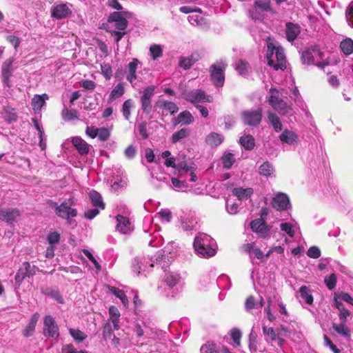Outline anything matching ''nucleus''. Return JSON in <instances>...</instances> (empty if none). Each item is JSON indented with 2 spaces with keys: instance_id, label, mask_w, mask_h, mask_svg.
I'll use <instances>...</instances> for the list:
<instances>
[{
  "instance_id": "1",
  "label": "nucleus",
  "mask_w": 353,
  "mask_h": 353,
  "mask_svg": "<svg viewBox=\"0 0 353 353\" xmlns=\"http://www.w3.org/2000/svg\"><path fill=\"white\" fill-rule=\"evenodd\" d=\"M266 59L268 65L273 67L275 70H283L286 68L284 50L270 37L267 38Z\"/></svg>"
},
{
  "instance_id": "2",
  "label": "nucleus",
  "mask_w": 353,
  "mask_h": 353,
  "mask_svg": "<svg viewBox=\"0 0 353 353\" xmlns=\"http://www.w3.org/2000/svg\"><path fill=\"white\" fill-rule=\"evenodd\" d=\"M301 61L303 64L314 65L323 70L331 64L330 58H325V54L316 46L304 50L301 54Z\"/></svg>"
},
{
  "instance_id": "3",
  "label": "nucleus",
  "mask_w": 353,
  "mask_h": 353,
  "mask_svg": "<svg viewBox=\"0 0 353 353\" xmlns=\"http://www.w3.org/2000/svg\"><path fill=\"white\" fill-rule=\"evenodd\" d=\"M194 248L199 255L209 258L216 254V243L209 235L201 233L194 239Z\"/></svg>"
},
{
  "instance_id": "4",
  "label": "nucleus",
  "mask_w": 353,
  "mask_h": 353,
  "mask_svg": "<svg viewBox=\"0 0 353 353\" xmlns=\"http://www.w3.org/2000/svg\"><path fill=\"white\" fill-rule=\"evenodd\" d=\"M196 169V167L193 162L177 159L176 171L179 179H182L185 181L195 182L197 180V176L195 174Z\"/></svg>"
},
{
  "instance_id": "5",
  "label": "nucleus",
  "mask_w": 353,
  "mask_h": 353,
  "mask_svg": "<svg viewBox=\"0 0 353 353\" xmlns=\"http://www.w3.org/2000/svg\"><path fill=\"white\" fill-rule=\"evenodd\" d=\"M164 251H159L155 255V261L152 259L146 258H136L133 263V271L137 272V274H140L141 272H144L148 271L150 268L154 266V263L157 265L162 261L165 255L163 254Z\"/></svg>"
},
{
  "instance_id": "6",
  "label": "nucleus",
  "mask_w": 353,
  "mask_h": 353,
  "mask_svg": "<svg viewBox=\"0 0 353 353\" xmlns=\"http://www.w3.org/2000/svg\"><path fill=\"white\" fill-rule=\"evenodd\" d=\"M226 66L227 64L221 60L212 64L210 68V80L216 88H221L224 84V71Z\"/></svg>"
},
{
  "instance_id": "7",
  "label": "nucleus",
  "mask_w": 353,
  "mask_h": 353,
  "mask_svg": "<svg viewBox=\"0 0 353 353\" xmlns=\"http://www.w3.org/2000/svg\"><path fill=\"white\" fill-rule=\"evenodd\" d=\"M269 104L281 114H288L291 108L281 99V92L276 89L270 90Z\"/></svg>"
},
{
  "instance_id": "8",
  "label": "nucleus",
  "mask_w": 353,
  "mask_h": 353,
  "mask_svg": "<svg viewBox=\"0 0 353 353\" xmlns=\"http://www.w3.org/2000/svg\"><path fill=\"white\" fill-rule=\"evenodd\" d=\"M132 14L128 11L123 10L113 12L108 17V21L119 30H125L128 26V19L131 18Z\"/></svg>"
},
{
  "instance_id": "9",
  "label": "nucleus",
  "mask_w": 353,
  "mask_h": 353,
  "mask_svg": "<svg viewBox=\"0 0 353 353\" xmlns=\"http://www.w3.org/2000/svg\"><path fill=\"white\" fill-rule=\"evenodd\" d=\"M183 97L188 101L194 104L199 103H211L213 101V97L208 95L202 90H193L184 91L182 93Z\"/></svg>"
},
{
  "instance_id": "10",
  "label": "nucleus",
  "mask_w": 353,
  "mask_h": 353,
  "mask_svg": "<svg viewBox=\"0 0 353 353\" xmlns=\"http://www.w3.org/2000/svg\"><path fill=\"white\" fill-rule=\"evenodd\" d=\"M272 12L270 0H256L254 8L249 11L250 17L254 21L263 19L262 12Z\"/></svg>"
},
{
  "instance_id": "11",
  "label": "nucleus",
  "mask_w": 353,
  "mask_h": 353,
  "mask_svg": "<svg viewBox=\"0 0 353 353\" xmlns=\"http://www.w3.org/2000/svg\"><path fill=\"white\" fill-rule=\"evenodd\" d=\"M74 204V200L73 198H70L67 201H64L61 203L57 210H56V214L62 219L69 220L70 218L75 217L77 215V212L75 209L72 208L71 205Z\"/></svg>"
},
{
  "instance_id": "12",
  "label": "nucleus",
  "mask_w": 353,
  "mask_h": 353,
  "mask_svg": "<svg viewBox=\"0 0 353 353\" xmlns=\"http://www.w3.org/2000/svg\"><path fill=\"white\" fill-rule=\"evenodd\" d=\"M241 118L245 125L256 126L259 125L262 118V110L258 108L256 110H245L242 112Z\"/></svg>"
},
{
  "instance_id": "13",
  "label": "nucleus",
  "mask_w": 353,
  "mask_h": 353,
  "mask_svg": "<svg viewBox=\"0 0 353 353\" xmlns=\"http://www.w3.org/2000/svg\"><path fill=\"white\" fill-rule=\"evenodd\" d=\"M155 87L150 85L145 88L141 92V104L144 112L149 113L152 110L151 98L154 94Z\"/></svg>"
},
{
  "instance_id": "14",
  "label": "nucleus",
  "mask_w": 353,
  "mask_h": 353,
  "mask_svg": "<svg viewBox=\"0 0 353 353\" xmlns=\"http://www.w3.org/2000/svg\"><path fill=\"white\" fill-rule=\"evenodd\" d=\"M13 58L6 59L1 67V80L4 86L10 88L11 86L10 78L13 73Z\"/></svg>"
},
{
  "instance_id": "15",
  "label": "nucleus",
  "mask_w": 353,
  "mask_h": 353,
  "mask_svg": "<svg viewBox=\"0 0 353 353\" xmlns=\"http://www.w3.org/2000/svg\"><path fill=\"white\" fill-rule=\"evenodd\" d=\"M43 324V334L45 336L52 338H57L59 336V327L52 316H46Z\"/></svg>"
},
{
  "instance_id": "16",
  "label": "nucleus",
  "mask_w": 353,
  "mask_h": 353,
  "mask_svg": "<svg viewBox=\"0 0 353 353\" xmlns=\"http://www.w3.org/2000/svg\"><path fill=\"white\" fill-rule=\"evenodd\" d=\"M20 216V212L17 208H0V220L9 224L17 221Z\"/></svg>"
},
{
  "instance_id": "17",
  "label": "nucleus",
  "mask_w": 353,
  "mask_h": 353,
  "mask_svg": "<svg viewBox=\"0 0 353 353\" xmlns=\"http://www.w3.org/2000/svg\"><path fill=\"white\" fill-rule=\"evenodd\" d=\"M250 226L252 230L261 237H266L269 235L270 228L267 226L265 221L262 219L254 220L252 221Z\"/></svg>"
},
{
  "instance_id": "18",
  "label": "nucleus",
  "mask_w": 353,
  "mask_h": 353,
  "mask_svg": "<svg viewBox=\"0 0 353 353\" xmlns=\"http://www.w3.org/2000/svg\"><path fill=\"white\" fill-rule=\"evenodd\" d=\"M71 142L81 156L87 155L92 148V145L80 137H72Z\"/></svg>"
},
{
  "instance_id": "19",
  "label": "nucleus",
  "mask_w": 353,
  "mask_h": 353,
  "mask_svg": "<svg viewBox=\"0 0 353 353\" xmlns=\"http://www.w3.org/2000/svg\"><path fill=\"white\" fill-rule=\"evenodd\" d=\"M116 219L117 222L116 229L120 233L128 234L133 230V226L128 218L121 215H117Z\"/></svg>"
},
{
  "instance_id": "20",
  "label": "nucleus",
  "mask_w": 353,
  "mask_h": 353,
  "mask_svg": "<svg viewBox=\"0 0 353 353\" xmlns=\"http://www.w3.org/2000/svg\"><path fill=\"white\" fill-rule=\"evenodd\" d=\"M272 205L277 210H284L290 205V199L285 194L280 192L273 198Z\"/></svg>"
},
{
  "instance_id": "21",
  "label": "nucleus",
  "mask_w": 353,
  "mask_h": 353,
  "mask_svg": "<svg viewBox=\"0 0 353 353\" xmlns=\"http://www.w3.org/2000/svg\"><path fill=\"white\" fill-rule=\"evenodd\" d=\"M140 61L134 58L128 64L126 67V79L132 84L134 81L137 79V70L138 68L139 65H140Z\"/></svg>"
},
{
  "instance_id": "22",
  "label": "nucleus",
  "mask_w": 353,
  "mask_h": 353,
  "mask_svg": "<svg viewBox=\"0 0 353 353\" xmlns=\"http://www.w3.org/2000/svg\"><path fill=\"white\" fill-rule=\"evenodd\" d=\"M279 139L283 143H287L289 145H296L299 141L298 134L292 130H284L279 135Z\"/></svg>"
},
{
  "instance_id": "23",
  "label": "nucleus",
  "mask_w": 353,
  "mask_h": 353,
  "mask_svg": "<svg viewBox=\"0 0 353 353\" xmlns=\"http://www.w3.org/2000/svg\"><path fill=\"white\" fill-rule=\"evenodd\" d=\"M70 13V10L66 4H59L54 6L51 12L52 17L57 19L65 18Z\"/></svg>"
},
{
  "instance_id": "24",
  "label": "nucleus",
  "mask_w": 353,
  "mask_h": 353,
  "mask_svg": "<svg viewBox=\"0 0 353 353\" xmlns=\"http://www.w3.org/2000/svg\"><path fill=\"white\" fill-rule=\"evenodd\" d=\"M300 32V27L298 25L290 22L285 24V33L288 41H293L295 40Z\"/></svg>"
},
{
  "instance_id": "25",
  "label": "nucleus",
  "mask_w": 353,
  "mask_h": 353,
  "mask_svg": "<svg viewBox=\"0 0 353 353\" xmlns=\"http://www.w3.org/2000/svg\"><path fill=\"white\" fill-rule=\"evenodd\" d=\"M39 319V314L36 312L30 318L28 323L23 330V335L25 337H29L32 336L35 330L36 325Z\"/></svg>"
},
{
  "instance_id": "26",
  "label": "nucleus",
  "mask_w": 353,
  "mask_h": 353,
  "mask_svg": "<svg viewBox=\"0 0 353 353\" xmlns=\"http://www.w3.org/2000/svg\"><path fill=\"white\" fill-rule=\"evenodd\" d=\"M165 272V273L163 278V282L169 288L174 287L181 280L180 275L174 272Z\"/></svg>"
},
{
  "instance_id": "27",
  "label": "nucleus",
  "mask_w": 353,
  "mask_h": 353,
  "mask_svg": "<svg viewBox=\"0 0 353 353\" xmlns=\"http://www.w3.org/2000/svg\"><path fill=\"white\" fill-rule=\"evenodd\" d=\"M194 121V119L192 114L188 111L185 110L181 112L176 119L174 122V125H176L179 123H181L182 125H190Z\"/></svg>"
},
{
  "instance_id": "28",
  "label": "nucleus",
  "mask_w": 353,
  "mask_h": 353,
  "mask_svg": "<svg viewBox=\"0 0 353 353\" xmlns=\"http://www.w3.org/2000/svg\"><path fill=\"white\" fill-rule=\"evenodd\" d=\"M232 193L240 201L247 200L253 194V189L250 188L245 189L242 188H235L232 190Z\"/></svg>"
},
{
  "instance_id": "29",
  "label": "nucleus",
  "mask_w": 353,
  "mask_h": 353,
  "mask_svg": "<svg viewBox=\"0 0 353 353\" xmlns=\"http://www.w3.org/2000/svg\"><path fill=\"white\" fill-rule=\"evenodd\" d=\"M157 105L168 112L171 114H174L179 110L177 105L172 101H168L164 99H160L157 102Z\"/></svg>"
},
{
  "instance_id": "30",
  "label": "nucleus",
  "mask_w": 353,
  "mask_h": 353,
  "mask_svg": "<svg viewBox=\"0 0 353 353\" xmlns=\"http://www.w3.org/2000/svg\"><path fill=\"white\" fill-rule=\"evenodd\" d=\"M299 297L301 302L311 305L313 303V296L306 286H301L299 291Z\"/></svg>"
},
{
  "instance_id": "31",
  "label": "nucleus",
  "mask_w": 353,
  "mask_h": 353,
  "mask_svg": "<svg viewBox=\"0 0 353 353\" xmlns=\"http://www.w3.org/2000/svg\"><path fill=\"white\" fill-rule=\"evenodd\" d=\"M281 230L285 232L290 237H294L296 232L299 230V227L296 223L285 222L282 223L280 225Z\"/></svg>"
},
{
  "instance_id": "32",
  "label": "nucleus",
  "mask_w": 353,
  "mask_h": 353,
  "mask_svg": "<svg viewBox=\"0 0 353 353\" xmlns=\"http://www.w3.org/2000/svg\"><path fill=\"white\" fill-rule=\"evenodd\" d=\"M89 196L92 205L101 210L105 208V203L103 201L101 194L95 190H92L89 193Z\"/></svg>"
},
{
  "instance_id": "33",
  "label": "nucleus",
  "mask_w": 353,
  "mask_h": 353,
  "mask_svg": "<svg viewBox=\"0 0 353 353\" xmlns=\"http://www.w3.org/2000/svg\"><path fill=\"white\" fill-rule=\"evenodd\" d=\"M48 99V97L46 94H43L42 95H35L32 100V105L33 110L34 111L40 110L41 108L45 105L46 100Z\"/></svg>"
},
{
  "instance_id": "34",
  "label": "nucleus",
  "mask_w": 353,
  "mask_h": 353,
  "mask_svg": "<svg viewBox=\"0 0 353 353\" xmlns=\"http://www.w3.org/2000/svg\"><path fill=\"white\" fill-rule=\"evenodd\" d=\"M61 117L65 121H70L79 118V112L74 109H68L65 106L61 111Z\"/></svg>"
},
{
  "instance_id": "35",
  "label": "nucleus",
  "mask_w": 353,
  "mask_h": 353,
  "mask_svg": "<svg viewBox=\"0 0 353 353\" xmlns=\"http://www.w3.org/2000/svg\"><path fill=\"white\" fill-rule=\"evenodd\" d=\"M223 137L221 134L216 132H211L207 136L205 141L209 145L216 147L220 145L223 142Z\"/></svg>"
},
{
  "instance_id": "36",
  "label": "nucleus",
  "mask_w": 353,
  "mask_h": 353,
  "mask_svg": "<svg viewBox=\"0 0 353 353\" xmlns=\"http://www.w3.org/2000/svg\"><path fill=\"white\" fill-rule=\"evenodd\" d=\"M259 172L261 175L264 176H273L275 170L273 165L268 161L264 162L259 167Z\"/></svg>"
},
{
  "instance_id": "37",
  "label": "nucleus",
  "mask_w": 353,
  "mask_h": 353,
  "mask_svg": "<svg viewBox=\"0 0 353 353\" xmlns=\"http://www.w3.org/2000/svg\"><path fill=\"white\" fill-rule=\"evenodd\" d=\"M268 120L276 132L282 130L283 125L279 117L273 112H268Z\"/></svg>"
},
{
  "instance_id": "38",
  "label": "nucleus",
  "mask_w": 353,
  "mask_h": 353,
  "mask_svg": "<svg viewBox=\"0 0 353 353\" xmlns=\"http://www.w3.org/2000/svg\"><path fill=\"white\" fill-rule=\"evenodd\" d=\"M171 182L173 189L177 191H186L188 188L187 181L179 179L178 176L177 178H172Z\"/></svg>"
},
{
  "instance_id": "39",
  "label": "nucleus",
  "mask_w": 353,
  "mask_h": 353,
  "mask_svg": "<svg viewBox=\"0 0 353 353\" xmlns=\"http://www.w3.org/2000/svg\"><path fill=\"white\" fill-rule=\"evenodd\" d=\"M263 333L265 336V341L268 342L276 341L279 334H276L273 327H269L265 325L263 326Z\"/></svg>"
},
{
  "instance_id": "40",
  "label": "nucleus",
  "mask_w": 353,
  "mask_h": 353,
  "mask_svg": "<svg viewBox=\"0 0 353 353\" xmlns=\"http://www.w3.org/2000/svg\"><path fill=\"white\" fill-rule=\"evenodd\" d=\"M196 223V219L193 217L185 216L181 219L182 228L185 231H190L194 229Z\"/></svg>"
},
{
  "instance_id": "41",
  "label": "nucleus",
  "mask_w": 353,
  "mask_h": 353,
  "mask_svg": "<svg viewBox=\"0 0 353 353\" xmlns=\"http://www.w3.org/2000/svg\"><path fill=\"white\" fill-rule=\"evenodd\" d=\"M332 327L340 335L345 338L350 337V331L346 326L345 323L341 322L340 324L333 323Z\"/></svg>"
},
{
  "instance_id": "42",
  "label": "nucleus",
  "mask_w": 353,
  "mask_h": 353,
  "mask_svg": "<svg viewBox=\"0 0 353 353\" xmlns=\"http://www.w3.org/2000/svg\"><path fill=\"white\" fill-rule=\"evenodd\" d=\"M109 290L112 294L121 300L125 307L128 305V299L123 290L115 287H109Z\"/></svg>"
},
{
  "instance_id": "43",
  "label": "nucleus",
  "mask_w": 353,
  "mask_h": 353,
  "mask_svg": "<svg viewBox=\"0 0 353 353\" xmlns=\"http://www.w3.org/2000/svg\"><path fill=\"white\" fill-rule=\"evenodd\" d=\"M125 92V88L122 83H118L111 91L109 101H112L121 97Z\"/></svg>"
},
{
  "instance_id": "44",
  "label": "nucleus",
  "mask_w": 353,
  "mask_h": 353,
  "mask_svg": "<svg viewBox=\"0 0 353 353\" xmlns=\"http://www.w3.org/2000/svg\"><path fill=\"white\" fill-rule=\"evenodd\" d=\"M201 353H221V349H219L214 342L208 341L203 344L200 349Z\"/></svg>"
},
{
  "instance_id": "45",
  "label": "nucleus",
  "mask_w": 353,
  "mask_h": 353,
  "mask_svg": "<svg viewBox=\"0 0 353 353\" xmlns=\"http://www.w3.org/2000/svg\"><path fill=\"white\" fill-rule=\"evenodd\" d=\"M340 48L345 54H351L353 52V41L349 38L344 39L341 42Z\"/></svg>"
},
{
  "instance_id": "46",
  "label": "nucleus",
  "mask_w": 353,
  "mask_h": 353,
  "mask_svg": "<svg viewBox=\"0 0 353 353\" xmlns=\"http://www.w3.org/2000/svg\"><path fill=\"white\" fill-rule=\"evenodd\" d=\"M239 141L245 150H250L254 147V139L251 135H245L241 137Z\"/></svg>"
},
{
  "instance_id": "47",
  "label": "nucleus",
  "mask_w": 353,
  "mask_h": 353,
  "mask_svg": "<svg viewBox=\"0 0 353 353\" xmlns=\"http://www.w3.org/2000/svg\"><path fill=\"white\" fill-rule=\"evenodd\" d=\"M3 117L8 122L15 121L17 116L14 108L10 106H5L3 112Z\"/></svg>"
},
{
  "instance_id": "48",
  "label": "nucleus",
  "mask_w": 353,
  "mask_h": 353,
  "mask_svg": "<svg viewBox=\"0 0 353 353\" xmlns=\"http://www.w3.org/2000/svg\"><path fill=\"white\" fill-rule=\"evenodd\" d=\"M69 333L77 343L82 342L87 338V334L78 329L70 328Z\"/></svg>"
},
{
  "instance_id": "49",
  "label": "nucleus",
  "mask_w": 353,
  "mask_h": 353,
  "mask_svg": "<svg viewBox=\"0 0 353 353\" xmlns=\"http://www.w3.org/2000/svg\"><path fill=\"white\" fill-rule=\"evenodd\" d=\"M245 250L249 252L251 255H254V257L257 258L258 259H262L264 256L261 250L255 247L252 243H248L245 245Z\"/></svg>"
},
{
  "instance_id": "50",
  "label": "nucleus",
  "mask_w": 353,
  "mask_h": 353,
  "mask_svg": "<svg viewBox=\"0 0 353 353\" xmlns=\"http://www.w3.org/2000/svg\"><path fill=\"white\" fill-rule=\"evenodd\" d=\"M134 107V102L132 99H128L124 101L122 106V113L126 120L130 119L132 108Z\"/></svg>"
},
{
  "instance_id": "51",
  "label": "nucleus",
  "mask_w": 353,
  "mask_h": 353,
  "mask_svg": "<svg viewBox=\"0 0 353 353\" xmlns=\"http://www.w3.org/2000/svg\"><path fill=\"white\" fill-rule=\"evenodd\" d=\"M221 159L223 164V167L226 169L230 168L233 163L235 162V158L234 155L230 152H225L223 155Z\"/></svg>"
},
{
  "instance_id": "52",
  "label": "nucleus",
  "mask_w": 353,
  "mask_h": 353,
  "mask_svg": "<svg viewBox=\"0 0 353 353\" xmlns=\"http://www.w3.org/2000/svg\"><path fill=\"white\" fill-rule=\"evenodd\" d=\"M150 54L153 60H156L163 55V49L161 46L153 44L150 48Z\"/></svg>"
},
{
  "instance_id": "53",
  "label": "nucleus",
  "mask_w": 353,
  "mask_h": 353,
  "mask_svg": "<svg viewBox=\"0 0 353 353\" xmlns=\"http://www.w3.org/2000/svg\"><path fill=\"white\" fill-rule=\"evenodd\" d=\"M190 134V131L187 128H183L178 132L174 133L172 136V141L173 143H176L181 139L187 137Z\"/></svg>"
},
{
  "instance_id": "54",
  "label": "nucleus",
  "mask_w": 353,
  "mask_h": 353,
  "mask_svg": "<svg viewBox=\"0 0 353 353\" xmlns=\"http://www.w3.org/2000/svg\"><path fill=\"white\" fill-rule=\"evenodd\" d=\"M45 294L57 301L59 303H63V299L58 290L54 289H47Z\"/></svg>"
},
{
  "instance_id": "55",
  "label": "nucleus",
  "mask_w": 353,
  "mask_h": 353,
  "mask_svg": "<svg viewBox=\"0 0 353 353\" xmlns=\"http://www.w3.org/2000/svg\"><path fill=\"white\" fill-rule=\"evenodd\" d=\"M236 70L242 76H245L248 74L249 65L248 63L240 60L237 62Z\"/></svg>"
},
{
  "instance_id": "56",
  "label": "nucleus",
  "mask_w": 353,
  "mask_h": 353,
  "mask_svg": "<svg viewBox=\"0 0 353 353\" xmlns=\"http://www.w3.org/2000/svg\"><path fill=\"white\" fill-rule=\"evenodd\" d=\"M226 210L230 214H236L239 210V204L230 199L226 201Z\"/></svg>"
},
{
  "instance_id": "57",
  "label": "nucleus",
  "mask_w": 353,
  "mask_h": 353,
  "mask_svg": "<svg viewBox=\"0 0 353 353\" xmlns=\"http://www.w3.org/2000/svg\"><path fill=\"white\" fill-rule=\"evenodd\" d=\"M230 336L236 346L241 345V332L237 328H233L230 331Z\"/></svg>"
},
{
  "instance_id": "58",
  "label": "nucleus",
  "mask_w": 353,
  "mask_h": 353,
  "mask_svg": "<svg viewBox=\"0 0 353 353\" xmlns=\"http://www.w3.org/2000/svg\"><path fill=\"white\" fill-rule=\"evenodd\" d=\"M102 74L106 79H110L112 75V67L109 63H103L101 65Z\"/></svg>"
},
{
  "instance_id": "59",
  "label": "nucleus",
  "mask_w": 353,
  "mask_h": 353,
  "mask_svg": "<svg viewBox=\"0 0 353 353\" xmlns=\"http://www.w3.org/2000/svg\"><path fill=\"white\" fill-rule=\"evenodd\" d=\"M97 133V137L101 141H107L110 136V131L105 128H99Z\"/></svg>"
},
{
  "instance_id": "60",
  "label": "nucleus",
  "mask_w": 353,
  "mask_h": 353,
  "mask_svg": "<svg viewBox=\"0 0 353 353\" xmlns=\"http://www.w3.org/2000/svg\"><path fill=\"white\" fill-rule=\"evenodd\" d=\"M272 301L270 298L268 299V305L265 307V313L266 314L267 319L270 321H274L276 319V316L272 312Z\"/></svg>"
},
{
  "instance_id": "61",
  "label": "nucleus",
  "mask_w": 353,
  "mask_h": 353,
  "mask_svg": "<svg viewBox=\"0 0 353 353\" xmlns=\"http://www.w3.org/2000/svg\"><path fill=\"white\" fill-rule=\"evenodd\" d=\"M345 17L348 24L353 28V2H351L347 6Z\"/></svg>"
},
{
  "instance_id": "62",
  "label": "nucleus",
  "mask_w": 353,
  "mask_h": 353,
  "mask_svg": "<svg viewBox=\"0 0 353 353\" xmlns=\"http://www.w3.org/2000/svg\"><path fill=\"white\" fill-rule=\"evenodd\" d=\"M60 240V234L57 232H52L48 234L47 241L50 245L54 246Z\"/></svg>"
},
{
  "instance_id": "63",
  "label": "nucleus",
  "mask_w": 353,
  "mask_h": 353,
  "mask_svg": "<svg viewBox=\"0 0 353 353\" xmlns=\"http://www.w3.org/2000/svg\"><path fill=\"white\" fill-rule=\"evenodd\" d=\"M325 283L328 289L332 290L335 288L336 283V276L334 274H330L325 278Z\"/></svg>"
},
{
  "instance_id": "64",
  "label": "nucleus",
  "mask_w": 353,
  "mask_h": 353,
  "mask_svg": "<svg viewBox=\"0 0 353 353\" xmlns=\"http://www.w3.org/2000/svg\"><path fill=\"white\" fill-rule=\"evenodd\" d=\"M157 215L163 221L168 223L172 219V212L168 209H163L157 213Z\"/></svg>"
}]
</instances>
